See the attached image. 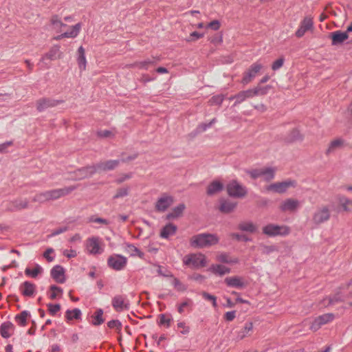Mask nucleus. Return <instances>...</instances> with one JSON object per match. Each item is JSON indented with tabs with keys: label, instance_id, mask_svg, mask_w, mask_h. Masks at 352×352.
Listing matches in <instances>:
<instances>
[{
	"label": "nucleus",
	"instance_id": "obj_42",
	"mask_svg": "<svg viewBox=\"0 0 352 352\" xmlns=\"http://www.w3.org/2000/svg\"><path fill=\"white\" fill-rule=\"evenodd\" d=\"M103 310L102 309H98L96 311L94 315L92 316V324L94 325H100L102 324L104 321L103 319Z\"/></svg>",
	"mask_w": 352,
	"mask_h": 352
},
{
	"label": "nucleus",
	"instance_id": "obj_34",
	"mask_svg": "<svg viewBox=\"0 0 352 352\" xmlns=\"http://www.w3.org/2000/svg\"><path fill=\"white\" fill-rule=\"evenodd\" d=\"M223 188V185L219 181H213L210 184L207 188V194L208 195H213L221 191Z\"/></svg>",
	"mask_w": 352,
	"mask_h": 352
},
{
	"label": "nucleus",
	"instance_id": "obj_18",
	"mask_svg": "<svg viewBox=\"0 0 352 352\" xmlns=\"http://www.w3.org/2000/svg\"><path fill=\"white\" fill-rule=\"evenodd\" d=\"M96 173L94 166L86 167L74 171L72 175V179L74 180H80L91 177Z\"/></svg>",
	"mask_w": 352,
	"mask_h": 352
},
{
	"label": "nucleus",
	"instance_id": "obj_8",
	"mask_svg": "<svg viewBox=\"0 0 352 352\" xmlns=\"http://www.w3.org/2000/svg\"><path fill=\"white\" fill-rule=\"evenodd\" d=\"M1 206L8 211H19L28 209L30 206V201L27 197H19L12 200L4 201Z\"/></svg>",
	"mask_w": 352,
	"mask_h": 352
},
{
	"label": "nucleus",
	"instance_id": "obj_57",
	"mask_svg": "<svg viewBox=\"0 0 352 352\" xmlns=\"http://www.w3.org/2000/svg\"><path fill=\"white\" fill-rule=\"evenodd\" d=\"M78 64L79 69L81 71L85 70L86 65H87V60H86L85 56H78Z\"/></svg>",
	"mask_w": 352,
	"mask_h": 352
},
{
	"label": "nucleus",
	"instance_id": "obj_1",
	"mask_svg": "<svg viewBox=\"0 0 352 352\" xmlns=\"http://www.w3.org/2000/svg\"><path fill=\"white\" fill-rule=\"evenodd\" d=\"M76 188V186H70L63 188L38 192L32 197V201L34 203L43 204L47 201H54L70 194Z\"/></svg>",
	"mask_w": 352,
	"mask_h": 352
},
{
	"label": "nucleus",
	"instance_id": "obj_5",
	"mask_svg": "<svg viewBox=\"0 0 352 352\" xmlns=\"http://www.w3.org/2000/svg\"><path fill=\"white\" fill-rule=\"evenodd\" d=\"M85 251L94 256L101 254L104 251V243L98 236L89 237L85 242Z\"/></svg>",
	"mask_w": 352,
	"mask_h": 352
},
{
	"label": "nucleus",
	"instance_id": "obj_41",
	"mask_svg": "<svg viewBox=\"0 0 352 352\" xmlns=\"http://www.w3.org/2000/svg\"><path fill=\"white\" fill-rule=\"evenodd\" d=\"M339 204L343 208V210L347 212L352 211V200L345 197L338 198Z\"/></svg>",
	"mask_w": 352,
	"mask_h": 352
},
{
	"label": "nucleus",
	"instance_id": "obj_26",
	"mask_svg": "<svg viewBox=\"0 0 352 352\" xmlns=\"http://www.w3.org/2000/svg\"><path fill=\"white\" fill-rule=\"evenodd\" d=\"M256 93V91H252V89H248L245 91H240L236 96L230 98V99H232V98L236 99V102L234 103V105H236V104L243 102L244 100H245L248 98H253L254 96H255Z\"/></svg>",
	"mask_w": 352,
	"mask_h": 352
},
{
	"label": "nucleus",
	"instance_id": "obj_55",
	"mask_svg": "<svg viewBox=\"0 0 352 352\" xmlns=\"http://www.w3.org/2000/svg\"><path fill=\"white\" fill-rule=\"evenodd\" d=\"M223 100V96L222 95H217L212 97L209 102L211 105L220 104Z\"/></svg>",
	"mask_w": 352,
	"mask_h": 352
},
{
	"label": "nucleus",
	"instance_id": "obj_4",
	"mask_svg": "<svg viewBox=\"0 0 352 352\" xmlns=\"http://www.w3.org/2000/svg\"><path fill=\"white\" fill-rule=\"evenodd\" d=\"M276 171V167L263 166L250 170L247 173L253 179L261 178L265 182H270L274 179Z\"/></svg>",
	"mask_w": 352,
	"mask_h": 352
},
{
	"label": "nucleus",
	"instance_id": "obj_14",
	"mask_svg": "<svg viewBox=\"0 0 352 352\" xmlns=\"http://www.w3.org/2000/svg\"><path fill=\"white\" fill-rule=\"evenodd\" d=\"M224 283L228 287L243 289L245 288L248 283L245 278L239 276H228L224 279Z\"/></svg>",
	"mask_w": 352,
	"mask_h": 352
},
{
	"label": "nucleus",
	"instance_id": "obj_43",
	"mask_svg": "<svg viewBox=\"0 0 352 352\" xmlns=\"http://www.w3.org/2000/svg\"><path fill=\"white\" fill-rule=\"evenodd\" d=\"M343 145V141L340 139H336L331 141L327 150V153H332L336 149L340 148Z\"/></svg>",
	"mask_w": 352,
	"mask_h": 352
},
{
	"label": "nucleus",
	"instance_id": "obj_31",
	"mask_svg": "<svg viewBox=\"0 0 352 352\" xmlns=\"http://www.w3.org/2000/svg\"><path fill=\"white\" fill-rule=\"evenodd\" d=\"M186 208V206L184 204H180L178 206L173 208L171 211L167 214V219H177L183 214V212Z\"/></svg>",
	"mask_w": 352,
	"mask_h": 352
},
{
	"label": "nucleus",
	"instance_id": "obj_6",
	"mask_svg": "<svg viewBox=\"0 0 352 352\" xmlns=\"http://www.w3.org/2000/svg\"><path fill=\"white\" fill-rule=\"evenodd\" d=\"M263 233L270 237L286 236L291 232V228L287 225L268 223L262 228Z\"/></svg>",
	"mask_w": 352,
	"mask_h": 352
},
{
	"label": "nucleus",
	"instance_id": "obj_48",
	"mask_svg": "<svg viewBox=\"0 0 352 352\" xmlns=\"http://www.w3.org/2000/svg\"><path fill=\"white\" fill-rule=\"evenodd\" d=\"M319 321L321 322L322 325L327 324L334 319V315L332 314H325L322 316L317 317Z\"/></svg>",
	"mask_w": 352,
	"mask_h": 352
},
{
	"label": "nucleus",
	"instance_id": "obj_21",
	"mask_svg": "<svg viewBox=\"0 0 352 352\" xmlns=\"http://www.w3.org/2000/svg\"><path fill=\"white\" fill-rule=\"evenodd\" d=\"M254 330V324L252 322H246L244 326L236 332V339L241 340L250 336Z\"/></svg>",
	"mask_w": 352,
	"mask_h": 352
},
{
	"label": "nucleus",
	"instance_id": "obj_16",
	"mask_svg": "<svg viewBox=\"0 0 352 352\" xmlns=\"http://www.w3.org/2000/svg\"><path fill=\"white\" fill-rule=\"evenodd\" d=\"M111 304L116 311H122L129 309L127 298L122 295H117L112 298Z\"/></svg>",
	"mask_w": 352,
	"mask_h": 352
},
{
	"label": "nucleus",
	"instance_id": "obj_37",
	"mask_svg": "<svg viewBox=\"0 0 352 352\" xmlns=\"http://www.w3.org/2000/svg\"><path fill=\"white\" fill-rule=\"evenodd\" d=\"M81 315V311L78 308L68 309L65 311V318L67 321H70L74 319L78 320L80 318Z\"/></svg>",
	"mask_w": 352,
	"mask_h": 352
},
{
	"label": "nucleus",
	"instance_id": "obj_25",
	"mask_svg": "<svg viewBox=\"0 0 352 352\" xmlns=\"http://www.w3.org/2000/svg\"><path fill=\"white\" fill-rule=\"evenodd\" d=\"M14 326L11 322H5L0 327L1 336L4 338H8L13 335Z\"/></svg>",
	"mask_w": 352,
	"mask_h": 352
},
{
	"label": "nucleus",
	"instance_id": "obj_15",
	"mask_svg": "<svg viewBox=\"0 0 352 352\" xmlns=\"http://www.w3.org/2000/svg\"><path fill=\"white\" fill-rule=\"evenodd\" d=\"M300 207L298 200L294 198H287L279 204L278 208L283 212H294Z\"/></svg>",
	"mask_w": 352,
	"mask_h": 352
},
{
	"label": "nucleus",
	"instance_id": "obj_27",
	"mask_svg": "<svg viewBox=\"0 0 352 352\" xmlns=\"http://www.w3.org/2000/svg\"><path fill=\"white\" fill-rule=\"evenodd\" d=\"M236 202L222 199L220 200L219 210L223 213H230L236 208Z\"/></svg>",
	"mask_w": 352,
	"mask_h": 352
},
{
	"label": "nucleus",
	"instance_id": "obj_47",
	"mask_svg": "<svg viewBox=\"0 0 352 352\" xmlns=\"http://www.w3.org/2000/svg\"><path fill=\"white\" fill-rule=\"evenodd\" d=\"M129 192V187L120 188L116 190L115 195H113V199L123 198L128 195Z\"/></svg>",
	"mask_w": 352,
	"mask_h": 352
},
{
	"label": "nucleus",
	"instance_id": "obj_53",
	"mask_svg": "<svg viewBox=\"0 0 352 352\" xmlns=\"http://www.w3.org/2000/svg\"><path fill=\"white\" fill-rule=\"evenodd\" d=\"M152 62L149 60L137 62L133 64V66L138 67L141 69H148Z\"/></svg>",
	"mask_w": 352,
	"mask_h": 352
},
{
	"label": "nucleus",
	"instance_id": "obj_44",
	"mask_svg": "<svg viewBox=\"0 0 352 352\" xmlns=\"http://www.w3.org/2000/svg\"><path fill=\"white\" fill-rule=\"evenodd\" d=\"M153 271L157 272L160 276L173 277V275L167 269L160 265H153Z\"/></svg>",
	"mask_w": 352,
	"mask_h": 352
},
{
	"label": "nucleus",
	"instance_id": "obj_32",
	"mask_svg": "<svg viewBox=\"0 0 352 352\" xmlns=\"http://www.w3.org/2000/svg\"><path fill=\"white\" fill-rule=\"evenodd\" d=\"M177 229L176 226L172 223H168L162 229L160 232V236L163 239H168L175 234Z\"/></svg>",
	"mask_w": 352,
	"mask_h": 352
},
{
	"label": "nucleus",
	"instance_id": "obj_30",
	"mask_svg": "<svg viewBox=\"0 0 352 352\" xmlns=\"http://www.w3.org/2000/svg\"><path fill=\"white\" fill-rule=\"evenodd\" d=\"M332 39V44L337 45L343 43L349 38L347 32L341 31H335L331 35Z\"/></svg>",
	"mask_w": 352,
	"mask_h": 352
},
{
	"label": "nucleus",
	"instance_id": "obj_36",
	"mask_svg": "<svg viewBox=\"0 0 352 352\" xmlns=\"http://www.w3.org/2000/svg\"><path fill=\"white\" fill-rule=\"evenodd\" d=\"M216 260L219 262L228 264L239 263V259L237 258H232L226 253L218 254L216 256Z\"/></svg>",
	"mask_w": 352,
	"mask_h": 352
},
{
	"label": "nucleus",
	"instance_id": "obj_61",
	"mask_svg": "<svg viewBox=\"0 0 352 352\" xmlns=\"http://www.w3.org/2000/svg\"><path fill=\"white\" fill-rule=\"evenodd\" d=\"M204 36L203 34L198 33L197 32H193L190 34L188 38L186 39L188 42L195 41L196 40L202 38Z\"/></svg>",
	"mask_w": 352,
	"mask_h": 352
},
{
	"label": "nucleus",
	"instance_id": "obj_17",
	"mask_svg": "<svg viewBox=\"0 0 352 352\" xmlns=\"http://www.w3.org/2000/svg\"><path fill=\"white\" fill-rule=\"evenodd\" d=\"M173 198L167 195L161 196L155 204V209L158 212H164L173 204Z\"/></svg>",
	"mask_w": 352,
	"mask_h": 352
},
{
	"label": "nucleus",
	"instance_id": "obj_23",
	"mask_svg": "<svg viewBox=\"0 0 352 352\" xmlns=\"http://www.w3.org/2000/svg\"><path fill=\"white\" fill-rule=\"evenodd\" d=\"M21 293L26 297H32L36 291V285L29 281H25L19 286Z\"/></svg>",
	"mask_w": 352,
	"mask_h": 352
},
{
	"label": "nucleus",
	"instance_id": "obj_59",
	"mask_svg": "<svg viewBox=\"0 0 352 352\" xmlns=\"http://www.w3.org/2000/svg\"><path fill=\"white\" fill-rule=\"evenodd\" d=\"M107 326L110 329H120L121 328V327H122V324L118 320H111V321L108 322Z\"/></svg>",
	"mask_w": 352,
	"mask_h": 352
},
{
	"label": "nucleus",
	"instance_id": "obj_2",
	"mask_svg": "<svg viewBox=\"0 0 352 352\" xmlns=\"http://www.w3.org/2000/svg\"><path fill=\"white\" fill-rule=\"evenodd\" d=\"M219 240L217 234L204 232L192 236L190 239V244L196 248H208L218 244Z\"/></svg>",
	"mask_w": 352,
	"mask_h": 352
},
{
	"label": "nucleus",
	"instance_id": "obj_28",
	"mask_svg": "<svg viewBox=\"0 0 352 352\" xmlns=\"http://www.w3.org/2000/svg\"><path fill=\"white\" fill-rule=\"evenodd\" d=\"M208 271L214 274L221 276L226 274H229L230 272V269L221 264H212L209 267Z\"/></svg>",
	"mask_w": 352,
	"mask_h": 352
},
{
	"label": "nucleus",
	"instance_id": "obj_38",
	"mask_svg": "<svg viewBox=\"0 0 352 352\" xmlns=\"http://www.w3.org/2000/svg\"><path fill=\"white\" fill-rule=\"evenodd\" d=\"M30 314L28 311H23L19 314L16 315L14 318L16 322L21 326L25 327L27 325V321Z\"/></svg>",
	"mask_w": 352,
	"mask_h": 352
},
{
	"label": "nucleus",
	"instance_id": "obj_50",
	"mask_svg": "<svg viewBox=\"0 0 352 352\" xmlns=\"http://www.w3.org/2000/svg\"><path fill=\"white\" fill-rule=\"evenodd\" d=\"M51 293L50 295V298L52 300L56 298L58 296L61 295L63 293V290L55 285H52L50 287Z\"/></svg>",
	"mask_w": 352,
	"mask_h": 352
},
{
	"label": "nucleus",
	"instance_id": "obj_39",
	"mask_svg": "<svg viewBox=\"0 0 352 352\" xmlns=\"http://www.w3.org/2000/svg\"><path fill=\"white\" fill-rule=\"evenodd\" d=\"M43 272V268L38 264H36L33 268L27 267L25 270V274L26 276L36 278L38 274Z\"/></svg>",
	"mask_w": 352,
	"mask_h": 352
},
{
	"label": "nucleus",
	"instance_id": "obj_10",
	"mask_svg": "<svg viewBox=\"0 0 352 352\" xmlns=\"http://www.w3.org/2000/svg\"><path fill=\"white\" fill-rule=\"evenodd\" d=\"M330 219V210L328 206L318 207L312 215L311 221L316 226L320 225Z\"/></svg>",
	"mask_w": 352,
	"mask_h": 352
},
{
	"label": "nucleus",
	"instance_id": "obj_40",
	"mask_svg": "<svg viewBox=\"0 0 352 352\" xmlns=\"http://www.w3.org/2000/svg\"><path fill=\"white\" fill-rule=\"evenodd\" d=\"M58 58H60V47L58 45L53 46L43 57L50 60H56Z\"/></svg>",
	"mask_w": 352,
	"mask_h": 352
},
{
	"label": "nucleus",
	"instance_id": "obj_19",
	"mask_svg": "<svg viewBox=\"0 0 352 352\" xmlns=\"http://www.w3.org/2000/svg\"><path fill=\"white\" fill-rule=\"evenodd\" d=\"M313 20L310 16H306L300 22V26L296 32V36L300 38L304 36L306 32L313 29Z\"/></svg>",
	"mask_w": 352,
	"mask_h": 352
},
{
	"label": "nucleus",
	"instance_id": "obj_46",
	"mask_svg": "<svg viewBox=\"0 0 352 352\" xmlns=\"http://www.w3.org/2000/svg\"><path fill=\"white\" fill-rule=\"evenodd\" d=\"M177 329L182 335L186 336L190 333V327L184 321H179L177 323Z\"/></svg>",
	"mask_w": 352,
	"mask_h": 352
},
{
	"label": "nucleus",
	"instance_id": "obj_54",
	"mask_svg": "<svg viewBox=\"0 0 352 352\" xmlns=\"http://www.w3.org/2000/svg\"><path fill=\"white\" fill-rule=\"evenodd\" d=\"M190 305H191V300L190 299H187L184 302L178 305L177 311L179 314H183L185 311V309Z\"/></svg>",
	"mask_w": 352,
	"mask_h": 352
},
{
	"label": "nucleus",
	"instance_id": "obj_29",
	"mask_svg": "<svg viewBox=\"0 0 352 352\" xmlns=\"http://www.w3.org/2000/svg\"><path fill=\"white\" fill-rule=\"evenodd\" d=\"M58 103V101H56L54 100L43 98V99H41L37 101L36 107L39 111H42L49 107H54V106L57 105Z\"/></svg>",
	"mask_w": 352,
	"mask_h": 352
},
{
	"label": "nucleus",
	"instance_id": "obj_33",
	"mask_svg": "<svg viewBox=\"0 0 352 352\" xmlns=\"http://www.w3.org/2000/svg\"><path fill=\"white\" fill-rule=\"evenodd\" d=\"M50 21L53 29L58 32H60L62 28L66 26V25L62 22L61 16L58 14L52 15Z\"/></svg>",
	"mask_w": 352,
	"mask_h": 352
},
{
	"label": "nucleus",
	"instance_id": "obj_24",
	"mask_svg": "<svg viewBox=\"0 0 352 352\" xmlns=\"http://www.w3.org/2000/svg\"><path fill=\"white\" fill-rule=\"evenodd\" d=\"M51 276L58 283H63L65 281L64 269L60 265H56L52 268Z\"/></svg>",
	"mask_w": 352,
	"mask_h": 352
},
{
	"label": "nucleus",
	"instance_id": "obj_20",
	"mask_svg": "<svg viewBox=\"0 0 352 352\" xmlns=\"http://www.w3.org/2000/svg\"><path fill=\"white\" fill-rule=\"evenodd\" d=\"M81 28H82V26L80 23H76V25L69 27L67 32L62 33L60 35L54 37V39L60 40L64 38H76L78 35V34L81 30Z\"/></svg>",
	"mask_w": 352,
	"mask_h": 352
},
{
	"label": "nucleus",
	"instance_id": "obj_60",
	"mask_svg": "<svg viewBox=\"0 0 352 352\" xmlns=\"http://www.w3.org/2000/svg\"><path fill=\"white\" fill-rule=\"evenodd\" d=\"M63 254L68 258H75L77 256V252L75 250H64Z\"/></svg>",
	"mask_w": 352,
	"mask_h": 352
},
{
	"label": "nucleus",
	"instance_id": "obj_58",
	"mask_svg": "<svg viewBox=\"0 0 352 352\" xmlns=\"http://www.w3.org/2000/svg\"><path fill=\"white\" fill-rule=\"evenodd\" d=\"M89 221L93 222V223H100V224H103V225L109 224V221L107 219H103V218H100V217H91L89 219Z\"/></svg>",
	"mask_w": 352,
	"mask_h": 352
},
{
	"label": "nucleus",
	"instance_id": "obj_62",
	"mask_svg": "<svg viewBox=\"0 0 352 352\" xmlns=\"http://www.w3.org/2000/svg\"><path fill=\"white\" fill-rule=\"evenodd\" d=\"M321 326H322V324L319 321L318 318H316L312 322V323H311V324L310 326V329L314 331H316L317 330H318L321 327Z\"/></svg>",
	"mask_w": 352,
	"mask_h": 352
},
{
	"label": "nucleus",
	"instance_id": "obj_51",
	"mask_svg": "<svg viewBox=\"0 0 352 352\" xmlns=\"http://www.w3.org/2000/svg\"><path fill=\"white\" fill-rule=\"evenodd\" d=\"M270 89V86L269 85H267V86H265V87H261L260 85H258L256 86V87H254V89H252V91H256V93L255 94V96H258V95H265L266 94L269 89Z\"/></svg>",
	"mask_w": 352,
	"mask_h": 352
},
{
	"label": "nucleus",
	"instance_id": "obj_52",
	"mask_svg": "<svg viewBox=\"0 0 352 352\" xmlns=\"http://www.w3.org/2000/svg\"><path fill=\"white\" fill-rule=\"evenodd\" d=\"M201 296L205 300L211 301L214 307H217V298L214 296L211 295L206 292H203L201 293Z\"/></svg>",
	"mask_w": 352,
	"mask_h": 352
},
{
	"label": "nucleus",
	"instance_id": "obj_12",
	"mask_svg": "<svg viewBox=\"0 0 352 352\" xmlns=\"http://www.w3.org/2000/svg\"><path fill=\"white\" fill-rule=\"evenodd\" d=\"M263 65L259 63L256 62L253 63L249 69L243 74V77L241 80V82L243 85H247L252 81V80L256 77V76L259 73V72L262 69Z\"/></svg>",
	"mask_w": 352,
	"mask_h": 352
},
{
	"label": "nucleus",
	"instance_id": "obj_56",
	"mask_svg": "<svg viewBox=\"0 0 352 352\" xmlns=\"http://www.w3.org/2000/svg\"><path fill=\"white\" fill-rule=\"evenodd\" d=\"M48 311L52 316L56 315L57 312H58L60 309V306L59 304L52 305L49 304L48 305Z\"/></svg>",
	"mask_w": 352,
	"mask_h": 352
},
{
	"label": "nucleus",
	"instance_id": "obj_63",
	"mask_svg": "<svg viewBox=\"0 0 352 352\" xmlns=\"http://www.w3.org/2000/svg\"><path fill=\"white\" fill-rule=\"evenodd\" d=\"M131 177H132L131 173L122 174L116 179V182L118 184H121V183L131 179Z\"/></svg>",
	"mask_w": 352,
	"mask_h": 352
},
{
	"label": "nucleus",
	"instance_id": "obj_3",
	"mask_svg": "<svg viewBox=\"0 0 352 352\" xmlns=\"http://www.w3.org/2000/svg\"><path fill=\"white\" fill-rule=\"evenodd\" d=\"M340 301H346L349 305H352V284L340 287L332 296L324 300V305H334Z\"/></svg>",
	"mask_w": 352,
	"mask_h": 352
},
{
	"label": "nucleus",
	"instance_id": "obj_45",
	"mask_svg": "<svg viewBox=\"0 0 352 352\" xmlns=\"http://www.w3.org/2000/svg\"><path fill=\"white\" fill-rule=\"evenodd\" d=\"M126 251L132 256H138L141 258L144 256V253L133 245H128L126 247Z\"/></svg>",
	"mask_w": 352,
	"mask_h": 352
},
{
	"label": "nucleus",
	"instance_id": "obj_11",
	"mask_svg": "<svg viewBox=\"0 0 352 352\" xmlns=\"http://www.w3.org/2000/svg\"><path fill=\"white\" fill-rule=\"evenodd\" d=\"M127 263V258L120 254H112L107 259L109 267L119 271L123 270Z\"/></svg>",
	"mask_w": 352,
	"mask_h": 352
},
{
	"label": "nucleus",
	"instance_id": "obj_22",
	"mask_svg": "<svg viewBox=\"0 0 352 352\" xmlns=\"http://www.w3.org/2000/svg\"><path fill=\"white\" fill-rule=\"evenodd\" d=\"M119 163L118 160H108L100 162L94 166L96 168V173L113 170L119 165Z\"/></svg>",
	"mask_w": 352,
	"mask_h": 352
},
{
	"label": "nucleus",
	"instance_id": "obj_13",
	"mask_svg": "<svg viewBox=\"0 0 352 352\" xmlns=\"http://www.w3.org/2000/svg\"><path fill=\"white\" fill-rule=\"evenodd\" d=\"M227 192L230 196L237 198L245 197L247 193L245 188L234 180L228 184Z\"/></svg>",
	"mask_w": 352,
	"mask_h": 352
},
{
	"label": "nucleus",
	"instance_id": "obj_7",
	"mask_svg": "<svg viewBox=\"0 0 352 352\" xmlns=\"http://www.w3.org/2000/svg\"><path fill=\"white\" fill-rule=\"evenodd\" d=\"M296 186V181L287 179L283 182H274L266 185L263 188V191L265 192L284 194L287 192L289 188H294Z\"/></svg>",
	"mask_w": 352,
	"mask_h": 352
},
{
	"label": "nucleus",
	"instance_id": "obj_49",
	"mask_svg": "<svg viewBox=\"0 0 352 352\" xmlns=\"http://www.w3.org/2000/svg\"><path fill=\"white\" fill-rule=\"evenodd\" d=\"M172 285L174 286L175 289L179 292H184L186 290V286L183 284L179 279L176 278H173Z\"/></svg>",
	"mask_w": 352,
	"mask_h": 352
},
{
	"label": "nucleus",
	"instance_id": "obj_9",
	"mask_svg": "<svg viewBox=\"0 0 352 352\" xmlns=\"http://www.w3.org/2000/svg\"><path fill=\"white\" fill-rule=\"evenodd\" d=\"M183 263L192 268H201L207 265L208 259L202 253H192L186 255L183 258Z\"/></svg>",
	"mask_w": 352,
	"mask_h": 352
},
{
	"label": "nucleus",
	"instance_id": "obj_64",
	"mask_svg": "<svg viewBox=\"0 0 352 352\" xmlns=\"http://www.w3.org/2000/svg\"><path fill=\"white\" fill-rule=\"evenodd\" d=\"M206 27L210 28L214 30H217L220 28V22L218 20H214L209 23Z\"/></svg>",
	"mask_w": 352,
	"mask_h": 352
},
{
	"label": "nucleus",
	"instance_id": "obj_35",
	"mask_svg": "<svg viewBox=\"0 0 352 352\" xmlns=\"http://www.w3.org/2000/svg\"><path fill=\"white\" fill-rule=\"evenodd\" d=\"M239 229L250 233H254L258 230V226L252 221H243L239 224Z\"/></svg>",
	"mask_w": 352,
	"mask_h": 352
}]
</instances>
